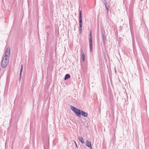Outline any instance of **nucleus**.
<instances>
[{
  "mask_svg": "<svg viewBox=\"0 0 149 149\" xmlns=\"http://www.w3.org/2000/svg\"><path fill=\"white\" fill-rule=\"evenodd\" d=\"M70 108L77 116L79 117H81V110L72 106H71Z\"/></svg>",
  "mask_w": 149,
  "mask_h": 149,
  "instance_id": "f257e3e1",
  "label": "nucleus"
},
{
  "mask_svg": "<svg viewBox=\"0 0 149 149\" xmlns=\"http://www.w3.org/2000/svg\"><path fill=\"white\" fill-rule=\"evenodd\" d=\"M9 58L5 56L3 58L1 62V65L3 68H5L7 65L9 61Z\"/></svg>",
  "mask_w": 149,
  "mask_h": 149,
  "instance_id": "f03ea898",
  "label": "nucleus"
},
{
  "mask_svg": "<svg viewBox=\"0 0 149 149\" xmlns=\"http://www.w3.org/2000/svg\"><path fill=\"white\" fill-rule=\"evenodd\" d=\"M81 11L79 10V31L80 33L81 32L82 26V18L81 15Z\"/></svg>",
  "mask_w": 149,
  "mask_h": 149,
  "instance_id": "7ed1b4c3",
  "label": "nucleus"
},
{
  "mask_svg": "<svg viewBox=\"0 0 149 149\" xmlns=\"http://www.w3.org/2000/svg\"><path fill=\"white\" fill-rule=\"evenodd\" d=\"M90 38H89V46H90V49L91 52L92 51V38L91 36V31L90 32Z\"/></svg>",
  "mask_w": 149,
  "mask_h": 149,
  "instance_id": "20e7f679",
  "label": "nucleus"
},
{
  "mask_svg": "<svg viewBox=\"0 0 149 149\" xmlns=\"http://www.w3.org/2000/svg\"><path fill=\"white\" fill-rule=\"evenodd\" d=\"M10 50L9 47L7 48L5 53V57L9 58L10 55Z\"/></svg>",
  "mask_w": 149,
  "mask_h": 149,
  "instance_id": "39448f33",
  "label": "nucleus"
},
{
  "mask_svg": "<svg viewBox=\"0 0 149 149\" xmlns=\"http://www.w3.org/2000/svg\"><path fill=\"white\" fill-rule=\"evenodd\" d=\"M86 146L88 147L90 149H92V147L91 146V142L89 141L88 140H86Z\"/></svg>",
  "mask_w": 149,
  "mask_h": 149,
  "instance_id": "423d86ee",
  "label": "nucleus"
},
{
  "mask_svg": "<svg viewBox=\"0 0 149 149\" xmlns=\"http://www.w3.org/2000/svg\"><path fill=\"white\" fill-rule=\"evenodd\" d=\"M81 59L84 62L85 60V55L83 52L82 50H81Z\"/></svg>",
  "mask_w": 149,
  "mask_h": 149,
  "instance_id": "0eeeda50",
  "label": "nucleus"
},
{
  "mask_svg": "<svg viewBox=\"0 0 149 149\" xmlns=\"http://www.w3.org/2000/svg\"><path fill=\"white\" fill-rule=\"evenodd\" d=\"M81 115H82L84 117H86L88 116V114L82 110L81 111Z\"/></svg>",
  "mask_w": 149,
  "mask_h": 149,
  "instance_id": "6e6552de",
  "label": "nucleus"
},
{
  "mask_svg": "<svg viewBox=\"0 0 149 149\" xmlns=\"http://www.w3.org/2000/svg\"><path fill=\"white\" fill-rule=\"evenodd\" d=\"M78 139L81 142V143H84V141L83 138L82 137L79 136L78 137Z\"/></svg>",
  "mask_w": 149,
  "mask_h": 149,
  "instance_id": "1a4fd4ad",
  "label": "nucleus"
},
{
  "mask_svg": "<svg viewBox=\"0 0 149 149\" xmlns=\"http://www.w3.org/2000/svg\"><path fill=\"white\" fill-rule=\"evenodd\" d=\"M102 35L103 41L104 44L105 42V41H106V37L105 36V35L103 33H102Z\"/></svg>",
  "mask_w": 149,
  "mask_h": 149,
  "instance_id": "9d476101",
  "label": "nucleus"
},
{
  "mask_svg": "<svg viewBox=\"0 0 149 149\" xmlns=\"http://www.w3.org/2000/svg\"><path fill=\"white\" fill-rule=\"evenodd\" d=\"M70 75H65V76L64 78V79L66 80L70 78Z\"/></svg>",
  "mask_w": 149,
  "mask_h": 149,
  "instance_id": "9b49d317",
  "label": "nucleus"
},
{
  "mask_svg": "<svg viewBox=\"0 0 149 149\" xmlns=\"http://www.w3.org/2000/svg\"><path fill=\"white\" fill-rule=\"evenodd\" d=\"M104 4H105V6L106 8V9L107 10V12H108V8L107 7V3L106 2H105V3H104Z\"/></svg>",
  "mask_w": 149,
  "mask_h": 149,
  "instance_id": "f8f14e48",
  "label": "nucleus"
},
{
  "mask_svg": "<svg viewBox=\"0 0 149 149\" xmlns=\"http://www.w3.org/2000/svg\"><path fill=\"white\" fill-rule=\"evenodd\" d=\"M22 69V68H21L19 74H21Z\"/></svg>",
  "mask_w": 149,
  "mask_h": 149,
  "instance_id": "ddd939ff",
  "label": "nucleus"
},
{
  "mask_svg": "<svg viewBox=\"0 0 149 149\" xmlns=\"http://www.w3.org/2000/svg\"><path fill=\"white\" fill-rule=\"evenodd\" d=\"M74 143H75V145L76 147L77 148V144L76 143L75 141H74Z\"/></svg>",
  "mask_w": 149,
  "mask_h": 149,
  "instance_id": "4468645a",
  "label": "nucleus"
},
{
  "mask_svg": "<svg viewBox=\"0 0 149 149\" xmlns=\"http://www.w3.org/2000/svg\"><path fill=\"white\" fill-rule=\"evenodd\" d=\"M19 81H20V79L22 78L21 76L22 75H19Z\"/></svg>",
  "mask_w": 149,
  "mask_h": 149,
  "instance_id": "2eb2a0df",
  "label": "nucleus"
},
{
  "mask_svg": "<svg viewBox=\"0 0 149 149\" xmlns=\"http://www.w3.org/2000/svg\"><path fill=\"white\" fill-rule=\"evenodd\" d=\"M104 3L105 2H106V0H104Z\"/></svg>",
  "mask_w": 149,
  "mask_h": 149,
  "instance_id": "dca6fc26",
  "label": "nucleus"
},
{
  "mask_svg": "<svg viewBox=\"0 0 149 149\" xmlns=\"http://www.w3.org/2000/svg\"><path fill=\"white\" fill-rule=\"evenodd\" d=\"M23 68V65H21V68Z\"/></svg>",
  "mask_w": 149,
  "mask_h": 149,
  "instance_id": "f3484780",
  "label": "nucleus"
},
{
  "mask_svg": "<svg viewBox=\"0 0 149 149\" xmlns=\"http://www.w3.org/2000/svg\"><path fill=\"white\" fill-rule=\"evenodd\" d=\"M115 72L116 73V69H115Z\"/></svg>",
  "mask_w": 149,
  "mask_h": 149,
  "instance_id": "a211bd4d",
  "label": "nucleus"
},
{
  "mask_svg": "<svg viewBox=\"0 0 149 149\" xmlns=\"http://www.w3.org/2000/svg\"><path fill=\"white\" fill-rule=\"evenodd\" d=\"M143 0H141V1H142Z\"/></svg>",
  "mask_w": 149,
  "mask_h": 149,
  "instance_id": "6ab92c4d",
  "label": "nucleus"
}]
</instances>
